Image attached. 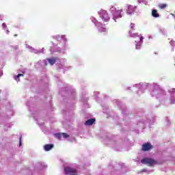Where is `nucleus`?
Returning a JSON list of instances; mask_svg holds the SVG:
<instances>
[{
  "instance_id": "f257e3e1",
  "label": "nucleus",
  "mask_w": 175,
  "mask_h": 175,
  "mask_svg": "<svg viewBox=\"0 0 175 175\" xmlns=\"http://www.w3.org/2000/svg\"><path fill=\"white\" fill-rule=\"evenodd\" d=\"M98 14L103 23H107V21L110 20V16H109L107 11L105 10H100V11H98Z\"/></svg>"
},
{
  "instance_id": "f03ea898",
  "label": "nucleus",
  "mask_w": 175,
  "mask_h": 175,
  "mask_svg": "<svg viewBox=\"0 0 175 175\" xmlns=\"http://www.w3.org/2000/svg\"><path fill=\"white\" fill-rule=\"evenodd\" d=\"M141 163L143 165H148V166H154V165H157V161L154 160V159L151 158H144L141 160Z\"/></svg>"
},
{
  "instance_id": "7ed1b4c3",
  "label": "nucleus",
  "mask_w": 175,
  "mask_h": 175,
  "mask_svg": "<svg viewBox=\"0 0 175 175\" xmlns=\"http://www.w3.org/2000/svg\"><path fill=\"white\" fill-rule=\"evenodd\" d=\"M152 148V145L151 144L146 143L142 145V151H150Z\"/></svg>"
},
{
  "instance_id": "20e7f679",
  "label": "nucleus",
  "mask_w": 175,
  "mask_h": 175,
  "mask_svg": "<svg viewBox=\"0 0 175 175\" xmlns=\"http://www.w3.org/2000/svg\"><path fill=\"white\" fill-rule=\"evenodd\" d=\"M135 12H136V7L133 5H129L127 9L128 14H133V13H135Z\"/></svg>"
},
{
  "instance_id": "39448f33",
  "label": "nucleus",
  "mask_w": 175,
  "mask_h": 175,
  "mask_svg": "<svg viewBox=\"0 0 175 175\" xmlns=\"http://www.w3.org/2000/svg\"><path fill=\"white\" fill-rule=\"evenodd\" d=\"M54 148V145L53 144H46L44 146V150L45 151H50V150H52Z\"/></svg>"
},
{
  "instance_id": "423d86ee",
  "label": "nucleus",
  "mask_w": 175,
  "mask_h": 175,
  "mask_svg": "<svg viewBox=\"0 0 175 175\" xmlns=\"http://www.w3.org/2000/svg\"><path fill=\"white\" fill-rule=\"evenodd\" d=\"M49 64H50V65L53 66L54 65V64H55V62H57V60L58 59V58L57 57H53L51 59H46Z\"/></svg>"
},
{
  "instance_id": "0eeeda50",
  "label": "nucleus",
  "mask_w": 175,
  "mask_h": 175,
  "mask_svg": "<svg viewBox=\"0 0 175 175\" xmlns=\"http://www.w3.org/2000/svg\"><path fill=\"white\" fill-rule=\"evenodd\" d=\"M94 122H95V119H94V118L89 119L85 122V125L90 126L92 125V124H94Z\"/></svg>"
},
{
  "instance_id": "6e6552de",
  "label": "nucleus",
  "mask_w": 175,
  "mask_h": 175,
  "mask_svg": "<svg viewBox=\"0 0 175 175\" xmlns=\"http://www.w3.org/2000/svg\"><path fill=\"white\" fill-rule=\"evenodd\" d=\"M152 17H154L155 18H158V17H159V14H158V11L157 10H152Z\"/></svg>"
},
{
  "instance_id": "1a4fd4ad",
  "label": "nucleus",
  "mask_w": 175,
  "mask_h": 175,
  "mask_svg": "<svg viewBox=\"0 0 175 175\" xmlns=\"http://www.w3.org/2000/svg\"><path fill=\"white\" fill-rule=\"evenodd\" d=\"M122 12V10H118L116 13L114 14L115 17L117 18V17H121V12Z\"/></svg>"
},
{
  "instance_id": "9d476101",
  "label": "nucleus",
  "mask_w": 175,
  "mask_h": 175,
  "mask_svg": "<svg viewBox=\"0 0 175 175\" xmlns=\"http://www.w3.org/2000/svg\"><path fill=\"white\" fill-rule=\"evenodd\" d=\"M99 31L101 33L103 32H105V33H107V29L105 27H101Z\"/></svg>"
},
{
  "instance_id": "9b49d317",
  "label": "nucleus",
  "mask_w": 175,
  "mask_h": 175,
  "mask_svg": "<svg viewBox=\"0 0 175 175\" xmlns=\"http://www.w3.org/2000/svg\"><path fill=\"white\" fill-rule=\"evenodd\" d=\"M136 50H140L142 49V42H139V44L135 45Z\"/></svg>"
},
{
  "instance_id": "f8f14e48",
  "label": "nucleus",
  "mask_w": 175,
  "mask_h": 175,
  "mask_svg": "<svg viewBox=\"0 0 175 175\" xmlns=\"http://www.w3.org/2000/svg\"><path fill=\"white\" fill-rule=\"evenodd\" d=\"M21 76L23 77V76H24V75H23V74H18L17 76H16V81H20V77H21Z\"/></svg>"
},
{
  "instance_id": "ddd939ff",
  "label": "nucleus",
  "mask_w": 175,
  "mask_h": 175,
  "mask_svg": "<svg viewBox=\"0 0 175 175\" xmlns=\"http://www.w3.org/2000/svg\"><path fill=\"white\" fill-rule=\"evenodd\" d=\"M166 6H167V5H166V4H159V9H165V8H166Z\"/></svg>"
},
{
  "instance_id": "4468645a",
  "label": "nucleus",
  "mask_w": 175,
  "mask_h": 175,
  "mask_svg": "<svg viewBox=\"0 0 175 175\" xmlns=\"http://www.w3.org/2000/svg\"><path fill=\"white\" fill-rule=\"evenodd\" d=\"M62 136H63V137H64V139H68V137H69V135H68V133H62Z\"/></svg>"
},
{
  "instance_id": "2eb2a0df",
  "label": "nucleus",
  "mask_w": 175,
  "mask_h": 175,
  "mask_svg": "<svg viewBox=\"0 0 175 175\" xmlns=\"http://www.w3.org/2000/svg\"><path fill=\"white\" fill-rule=\"evenodd\" d=\"M131 29H136V25H135V23L131 24Z\"/></svg>"
},
{
  "instance_id": "dca6fc26",
  "label": "nucleus",
  "mask_w": 175,
  "mask_h": 175,
  "mask_svg": "<svg viewBox=\"0 0 175 175\" xmlns=\"http://www.w3.org/2000/svg\"><path fill=\"white\" fill-rule=\"evenodd\" d=\"M170 103H171V105H174V103H175V98H171Z\"/></svg>"
},
{
  "instance_id": "f3484780",
  "label": "nucleus",
  "mask_w": 175,
  "mask_h": 175,
  "mask_svg": "<svg viewBox=\"0 0 175 175\" xmlns=\"http://www.w3.org/2000/svg\"><path fill=\"white\" fill-rule=\"evenodd\" d=\"M57 137H58V139H61V136H62V133H57L56 134Z\"/></svg>"
},
{
  "instance_id": "a211bd4d",
  "label": "nucleus",
  "mask_w": 175,
  "mask_h": 175,
  "mask_svg": "<svg viewBox=\"0 0 175 175\" xmlns=\"http://www.w3.org/2000/svg\"><path fill=\"white\" fill-rule=\"evenodd\" d=\"M139 39H140L139 43H143V40L144 39L143 36H141Z\"/></svg>"
},
{
  "instance_id": "6ab92c4d",
  "label": "nucleus",
  "mask_w": 175,
  "mask_h": 175,
  "mask_svg": "<svg viewBox=\"0 0 175 175\" xmlns=\"http://www.w3.org/2000/svg\"><path fill=\"white\" fill-rule=\"evenodd\" d=\"M2 27L5 29V28H6V25L5 23H3Z\"/></svg>"
},
{
  "instance_id": "aec40b11",
  "label": "nucleus",
  "mask_w": 175,
  "mask_h": 175,
  "mask_svg": "<svg viewBox=\"0 0 175 175\" xmlns=\"http://www.w3.org/2000/svg\"><path fill=\"white\" fill-rule=\"evenodd\" d=\"M19 146H21V137H20V143H19Z\"/></svg>"
},
{
  "instance_id": "412c9836",
  "label": "nucleus",
  "mask_w": 175,
  "mask_h": 175,
  "mask_svg": "<svg viewBox=\"0 0 175 175\" xmlns=\"http://www.w3.org/2000/svg\"><path fill=\"white\" fill-rule=\"evenodd\" d=\"M111 10H112V11H113V10H116V8H114L112 7V8H111Z\"/></svg>"
},
{
  "instance_id": "4be33fe9",
  "label": "nucleus",
  "mask_w": 175,
  "mask_h": 175,
  "mask_svg": "<svg viewBox=\"0 0 175 175\" xmlns=\"http://www.w3.org/2000/svg\"><path fill=\"white\" fill-rule=\"evenodd\" d=\"M113 18L114 21H116V18H115V17H113Z\"/></svg>"
},
{
  "instance_id": "5701e85b",
  "label": "nucleus",
  "mask_w": 175,
  "mask_h": 175,
  "mask_svg": "<svg viewBox=\"0 0 175 175\" xmlns=\"http://www.w3.org/2000/svg\"><path fill=\"white\" fill-rule=\"evenodd\" d=\"M173 92H175V89H173Z\"/></svg>"
}]
</instances>
